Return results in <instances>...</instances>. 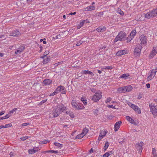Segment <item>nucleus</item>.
<instances>
[{"mask_svg":"<svg viewBox=\"0 0 157 157\" xmlns=\"http://www.w3.org/2000/svg\"><path fill=\"white\" fill-rule=\"evenodd\" d=\"M66 110V107L63 104L59 105L50 114V117L53 118L59 116L61 113L63 112Z\"/></svg>","mask_w":157,"mask_h":157,"instance_id":"obj_1","label":"nucleus"},{"mask_svg":"<svg viewBox=\"0 0 157 157\" xmlns=\"http://www.w3.org/2000/svg\"><path fill=\"white\" fill-rule=\"evenodd\" d=\"M126 34L124 32L121 31L119 32L117 36L115 38L114 42L115 43L118 40H124L126 38Z\"/></svg>","mask_w":157,"mask_h":157,"instance_id":"obj_2","label":"nucleus"},{"mask_svg":"<svg viewBox=\"0 0 157 157\" xmlns=\"http://www.w3.org/2000/svg\"><path fill=\"white\" fill-rule=\"evenodd\" d=\"M102 97V93L100 91H98L94 95L92 98V100L94 102L98 101Z\"/></svg>","mask_w":157,"mask_h":157,"instance_id":"obj_3","label":"nucleus"},{"mask_svg":"<svg viewBox=\"0 0 157 157\" xmlns=\"http://www.w3.org/2000/svg\"><path fill=\"white\" fill-rule=\"evenodd\" d=\"M150 112L153 115L154 117L157 116V107L155 105L152 104L149 105Z\"/></svg>","mask_w":157,"mask_h":157,"instance_id":"obj_4","label":"nucleus"},{"mask_svg":"<svg viewBox=\"0 0 157 157\" xmlns=\"http://www.w3.org/2000/svg\"><path fill=\"white\" fill-rule=\"evenodd\" d=\"M128 104L136 113L139 114H140L141 113V109L137 106L131 102H128Z\"/></svg>","mask_w":157,"mask_h":157,"instance_id":"obj_5","label":"nucleus"},{"mask_svg":"<svg viewBox=\"0 0 157 157\" xmlns=\"http://www.w3.org/2000/svg\"><path fill=\"white\" fill-rule=\"evenodd\" d=\"M142 48V46L140 45H137L135 48L134 51V55L136 56H139L140 54V52Z\"/></svg>","mask_w":157,"mask_h":157,"instance_id":"obj_6","label":"nucleus"},{"mask_svg":"<svg viewBox=\"0 0 157 157\" xmlns=\"http://www.w3.org/2000/svg\"><path fill=\"white\" fill-rule=\"evenodd\" d=\"M156 74L153 71V70H151L150 71L149 73V75L147 78V82H149L150 81L152 80L153 78L155 77Z\"/></svg>","mask_w":157,"mask_h":157,"instance_id":"obj_7","label":"nucleus"},{"mask_svg":"<svg viewBox=\"0 0 157 157\" xmlns=\"http://www.w3.org/2000/svg\"><path fill=\"white\" fill-rule=\"evenodd\" d=\"M88 131L89 130L87 128H83L82 132L81 134L77 136L76 137H83L86 135Z\"/></svg>","mask_w":157,"mask_h":157,"instance_id":"obj_8","label":"nucleus"},{"mask_svg":"<svg viewBox=\"0 0 157 157\" xmlns=\"http://www.w3.org/2000/svg\"><path fill=\"white\" fill-rule=\"evenodd\" d=\"M74 40V41L75 42L74 44H76L77 46L80 45L83 42V41L82 40V38L79 36H78Z\"/></svg>","mask_w":157,"mask_h":157,"instance_id":"obj_9","label":"nucleus"},{"mask_svg":"<svg viewBox=\"0 0 157 157\" xmlns=\"http://www.w3.org/2000/svg\"><path fill=\"white\" fill-rule=\"evenodd\" d=\"M144 144V143L143 142H140V143H138L136 145V147L137 150L139 151L140 153L141 152L143 148L142 146Z\"/></svg>","mask_w":157,"mask_h":157,"instance_id":"obj_10","label":"nucleus"},{"mask_svg":"<svg viewBox=\"0 0 157 157\" xmlns=\"http://www.w3.org/2000/svg\"><path fill=\"white\" fill-rule=\"evenodd\" d=\"M56 90L58 93L60 92L61 94H66V90L65 89V87L63 86H59L57 87Z\"/></svg>","mask_w":157,"mask_h":157,"instance_id":"obj_11","label":"nucleus"},{"mask_svg":"<svg viewBox=\"0 0 157 157\" xmlns=\"http://www.w3.org/2000/svg\"><path fill=\"white\" fill-rule=\"evenodd\" d=\"M140 40L141 44H145L147 43V39L145 36L142 35L140 37Z\"/></svg>","mask_w":157,"mask_h":157,"instance_id":"obj_12","label":"nucleus"},{"mask_svg":"<svg viewBox=\"0 0 157 157\" xmlns=\"http://www.w3.org/2000/svg\"><path fill=\"white\" fill-rule=\"evenodd\" d=\"M143 15L147 19H150L154 17L151 10L147 13H144Z\"/></svg>","mask_w":157,"mask_h":157,"instance_id":"obj_13","label":"nucleus"},{"mask_svg":"<svg viewBox=\"0 0 157 157\" xmlns=\"http://www.w3.org/2000/svg\"><path fill=\"white\" fill-rule=\"evenodd\" d=\"M95 7L94 5H90L84 9V10L85 11H91L95 9Z\"/></svg>","mask_w":157,"mask_h":157,"instance_id":"obj_14","label":"nucleus"},{"mask_svg":"<svg viewBox=\"0 0 157 157\" xmlns=\"http://www.w3.org/2000/svg\"><path fill=\"white\" fill-rule=\"evenodd\" d=\"M128 51L126 50H122L118 51L116 53V55L117 56H121L123 55L127 54Z\"/></svg>","mask_w":157,"mask_h":157,"instance_id":"obj_15","label":"nucleus"},{"mask_svg":"<svg viewBox=\"0 0 157 157\" xmlns=\"http://www.w3.org/2000/svg\"><path fill=\"white\" fill-rule=\"evenodd\" d=\"M122 122L121 121L117 122L114 125V131H117L119 128L120 125Z\"/></svg>","mask_w":157,"mask_h":157,"instance_id":"obj_16","label":"nucleus"},{"mask_svg":"<svg viewBox=\"0 0 157 157\" xmlns=\"http://www.w3.org/2000/svg\"><path fill=\"white\" fill-rule=\"evenodd\" d=\"M126 118L127 121H128V122H130V123L133 124H136V123L134 119L132 118L131 117L129 116H126Z\"/></svg>","mask_w":157,"mask_h":157,"instance_id":"obj_17","label":"nucleus"},{"mask_svg":"<svg viewBox=\"0 0 157 157\" xmlns=\"http://www.w3.org/2000/svg\"><path fill=\"white\" fill-rule=\"evenodd\" d=\"M21 34V33L19 31L17 30H15L12 32V33L11 34V36H18L20 35Z\"/></svg>","mask_w":157,"mask_h":157,"instance_id":"obj_18","label":"nucleus"},{"mask_svg":"<svg viewBox=\"0 0 157 157\" xmlns=\"http://www.w3.org/2000/svg\"><path fill=\"white\" fill-rule=\"evenodd\" d=\"M157 53V50L155 48H153V49L150 55H149V57L150 58H152L154 57Z\"/></svg>","mask_w":157,"mask_h":157,"instance_id":"obj_19","label":"nucleus"},{"mask_svg":"<svg viewBox=\"0 0 157 157\" xmlns=\"http://www.w3.org/2000/svg\"><path fill=\"white\" fill-rule=\"evenodd\" d=\"M118 92L120 93H125L126 92L125 86L120 87L117 90Z\"/></svg>","mask_w":157,"mask_h":157,"instance_id":"obj_20","label":"nucleus"},{"mask_svg":"<svg viewBox=\"0 0 157 157\" xmlns=\"http://www.w3.org/2000/svg\"><path fill=\"white\" fill-rule=\"evenodd\" d=\"M106 28L103 26H101L99 27L96 29V30L98 32H103L105 30Z\"/></svg>","mask_w":157,"mask_h":157,"instance_id":"obj_21","label":"nucleus"},{"mask_svg":"<svg viewBox=\"0 0 157 157\" xmlns=\"http://www.w3.org/2000/svg\"><path fill=\"white\" fill-rule=\"evenodd\" d=\"M81 73L82 74H88V75H91L92 76L94 75V74L92 72L88 70L82 71Z\"/></svg>","mask_w":157,"mask_h":157,"instance_id":"obj_22","label":"nucleus"},{"mask_svg":"<svg viewBox=\"0 0 157 157\" xmlns=\"http://www.w3.org/2000/svg\"><path fill=\"white\" fill-rule=\"evenodd\" d=\"M107 132V131L105 129L101 131L99 135V136L101 137L105 136L106 135Z\"/></svg>","mask_w":157,"mask_h":157,"instance_id":"obj_23","label":"nucleus"},{"mask_svg":"<svg viewBox=\"0 0 157 157\" xmlns=\"http://www.w3.org/2000/svg\"><path fill=\"white\" fill-rule=\"evenodd\" d=\"M129 74L128 73L123 74L119 77V78L127 79L128 78V77H129Z\"/></svg>","mask_w":157,"mask_h":157,"instance_id":"obj_24","label":"nucleus"},{"mask_svg":"<svg viewBox=\"0 0 157 157\" xmlns=\"http://www.w3.org/2000/svg\"><path fill=\"white\" fill-rule=\"evenodd\" d=\"M52 82V81L49 79H46L44 80L43 83L46 85H49Z\"/></svg>","mask_w":157,"mask_h":157,"instance_id":"obj_25","label":"nucleus"},{"mask_svg":"<svg viewBox=\"0 0 157 157\" xmlns=\"http://www.w3.org/2000/svg\"><path fill=\"white\" fill-rule=\"evenodd\" d=\"M41 58H43V57H42ZM43 58H44V59L43 61V63L44 64H46L49 61L50 59L49 58H48L46 57H44Z\"/></svg>","mask_w":157,"mask_h":157,"instance_id":"obj_26","label":"nucleus"},{"mask_svg":"<svg viewBox=\"0 0 157 157\" xmlns=\"http://www.w3.org/2000/svg\"><path fill=\"white\" fill-rule=\"evenodd\" d=\"M154 17H157V8L151 10Z\"/></svg>","mask_w":157,"mask_h":157,"instance_id":"obj_27","label":"nucleus"},{"mask_svg":"<svg viewBox=\"0 0 157 157\" xmlns=\"http://www.w3.org/2000/svg\"><path fill=\"white\" fill-rule=\"evenodd\" d=\"M72 106L76 109H77L78 104L74 101L72 100L71 102Z\"/></svg>","mask_w":157,"mask_h":157,"instance_id":"obj_28","label":"nucleus"},{"mask_svg":"<svg viewBox=\"0 0 157 157\" xmlns=\"http://www.w3.org/2000/svg\"><path fill=\"white\" fill-rule=\"evenodd\" d=\"M126 89V92H128L131 91L132 89V87L131 86H125Z\"/></svg>","mask_w":157,"mask_h":157,"instance_id":"obj_29","label":"nucleus"},{"mask_svg":"<svg viewBox=\"0 0 157 157\" xmlns=\"http://www.w3.org/2000/svg\"><path fill=\"white\" fill-rule=\"evenodd\" d=\"M81 101L83 102V103L84 104V105H86L87 104V100L84 97H82L81 98Z\"/></svg>","mask_w":157,"mask_h":157,"instance_id":"obj_30","label":"nucleus"},{"mask_svg":"<svg viewBox=\"0 0 157 157\" xmlns=\"http://www.w3.org/2000/svg\"><path fill=\"white\" fill-rule=\"evenodd\" d=\"M54 145L59 148H61L63 147V144L58 143L55 142L54 143Z\"/></svg>","mask_w":157,"mask_h":157,"instance_id":"obj_31","label":"nucleus"},{"mask_svg":"<svg viewBox=\"0 0 157 157\" xmlns=\"http://www.w3.org/2000/svg\"><path fill=\"white\" fill-rule=\"evenodd\" d=\"M84 106L82 104H79L78 105L77 109H84Z\"/></svg>","mask_w":157,"mask_h":157,"instance_id":"obj_32","label":"nucleus"},{"mask_svg":"<svg viewBox=\"0 0 157 157\" xmlns=\"http://www.w3.org/2000/svg\"><path fill=\"white\" fill-rule=\"evenodd\" d=\"M66 113L67 114L70 116L71 118H73L74 117V115L72 112H70V111H66Z\"/></svg>","mask_w":157,"mask_h":157,"instance_id":"obj_33","label":"nucleus"},{"mask_svg":"<svg viewBox=\"0 0 157 157\" xmlns=\"http://www.w3.org/2000/svg\"><path fill=\"white\" fill-rule=\"evenodd\" d=\"M136 34V31L135 30H133L132 31L130 34V37H134V36Z\"/></svg>","mask_w":157,"mask_h":157,"instance_id":"obj_34","label":"nucleus"},{"mask_svg":"<svg viewBox=\"0 0 157 157\" xmlns=\"http://www.w3.org/2000/svg\"><path fill=\"white\" fill-rule=\"evenodd\" d=\"M101 69L102 71L103 70V69H108V70H111L113 69V67L112 66H107L105 67H101Z\"/></svg>","mask_w":157,"mask_h":157,"instance_id":"obj_35","label":"nucleus"},{"mask_svg":"<svg viewBox=\"0 0 157 157\" xmlns=\"http://www.w3.org/2000/svg\"><path fill=\"white\" fill-rule=\"evenodd\" d=\"M109 144L108 142H106L105 143V145L104 147V149L105 151L106 149L108 148L109 147Z\"/></svg>","mask_w":157,"mask_h":157,"instance_id":"obj_36","label":"nucleus"},{"mask_svg":"<svg viewBox=\"0 0 157 157\" xmlns=\"http://www.w3.org/2000/svg\"><path fill=\"white\" fill-rule=\"evenodd\" d=\"M17 109V108H14L12 110L10 111L9 112V113L11 115L12 114L15 112Z\"/></svg>","mask_w":157,"mask_h":157,"instance_id":"obj_37","label":"nucleus"},{"mask_svg":"<svg viewBox=\"0 0 157 157\" xmlns=\"http://www.w3.org/2000/svg\"><path fill=\"white\" fill-rule=\"evenodd\" d=\"M23 51V49H19L15 51V53L16 54H20L21 52Z\"/></svg>","mask_w":157,"mask_h":157,"instance_id":"obj_38","label":"nucleus"},{"mask_svg":"<svg viewBox=\"0 0 157 157\" xmlns=\"http://www.w3.org/2000/svg\"><path fill=\"white\" fill-rule=\"evenodd\" d=\"M117 13L121 15H123L124 14V12L120 9H118L117 10Z\"/></svg>","mask_w":157,"mask_h":157,"instance_id":"obj_39","label":"nucleus"},{"mask_svg":"<svg viewBox=\"0 0 157 157\" xmlns=\"http://www.w3.org/2000/svg\"><path fill=\"white\" fill-rule=\"evenodd\" d=\"M152 153L153 157H155V156L157 157L156 154V150L155 148H153Z\"/></svg>","mask_w":157,"mask_h":157,"instance_id":"obj_40","label":"nucleus"},{"mask_svg":"<svg viewBox=\"0 0 157 157\" xmlns=\"http://www.w3.org/2000/svg\"><path fill=\"white\" fill-rule=\"evenodd\" d=\"M29 153L30 154H33L35 153V151H34V150L32 149H30L29 150Z\"/></svg>","mask_w":157,"mask_h":157,"instance_id":"obj_41","label":"nucleus"},{"mask_svg":"<svg viewBox=\"0 0 157 157\" xmlns=\"http://www.w3.org/2000/svg\"><path fill=\"white\" fill-rule=\"evenodd\" d=\"M58 93L57 91V90H56V89L54 91L53 93L49 95V96H53L54 95L57 94Z\"/></svg>","mask_w":157,"mask_h":157,"instance_id":"obj_42","label":"nucleus"},{"mask_svg":"<svg viewBox=\"0 0 157 157\" xmlns=\"http://www.w3.org/2000/svg\"><path fill=\"white\" fill-rule=\"evenodd\" d=\"M86 21V20H82L80 22V23L79 24V25L81 26H82L84 24L85 22Z\"/></svg>","mask_w":157,"mask_h":157,"instance_id":"obj_43","label":"nucleus"},{"mask_svg":"<svg viewBox=\"0 0 157 157\" xmlns=\"http://www.w3.org/2000/svg\"><path fill=\"white\" fill-rule=\"evenodd\" d=\"M110 155V154L109 152H106L103 155V157H108Z\"/></svg>","mask_w":157,"mask_h":157,"instance_id":"obj_44","label":"nucleus"},{"mask_svg":"<svg viewBox=\"0 0 157 157\" xmlns=\"http://www.w3.org/2000/svg\"><path fill=\"white\" fill-rule=\"evenodd\" d=\"M33 149L34 150V151H35V152L36 153V152L40 150V149H39V148L38 147H34Z\"/></svg>","mask_w":157,"mask_h":157,"instance_id":"obj_45","label":"nucleus"},{"mask_svg":"<svg viewBox=\"0 0 157 157\" xmlns=\"http://www.w3.org/2000/svg\"><path fill=\"white\" fill-rule=\"evenodd\" d=\"M111 100H112V98L110 97H109V98H107L106 100L105 101V103H108V102H110Z\"/></svg>","mask_w":157,"mask_h":157,"instance_id":"obj_46","label":"nucleus"},{"mask_svg":"<svg viewBox=\"0 0 157 157\" xmlns=\"http://www.w3.org/2000/svg\"><path fill=\"white\" fill-rule=\"evenodd\" d=\"M132 37H130V36L128 37L127 39V42H130L133 38Z\"/></svg>","mask_w":157,"mask_h":157,"instance_id":"obj_47","label":"nucleus"},{"mask_svg":"<svg viewBox=\"0 0 157 157\" xmlns=\"http://www.w3.org/2000/svg\"><path fill=\"white\" fill-rule=\"evenodd\" d=\"M132 37H130V36L128 37L127 39V42H130L133 38Z\"/></svg>","mask_w":157,"mask_h":157,"instance_id":"obj_48","label":"nucleus"},{"mask_svg":"<svg viewBox=\"0 0 157 157\" xmlns=\"http://www.w3.org/2000/svg\"><path fill=\"white\" fill-rule=\"evenodd\" d=\"M12 124H6L4 125L5 128H8L12 126Z\"/></svg>","mask_w":157,"mask_h":157,"instance_id":"obj_49","label":"nucleus"},{"mask_svg":"<svg viewBox=\"0 0 157 157\" xmlns=\"http://www.w3.org/2000/svg\"><path fill=\"white\" fill-rule=\"evenodd\" d=\"M107 107L108 108H112V109H116L115 107V106H113V105H108L107 106Z\"/></svg>","mask_w":157,"mask_h":157,"instance_id":"obj_50","label":"nucleus"},{"mask_svg":"<svg viewBox=\"0 0 157 157\" xmlns=\"http://www.w3.org/2000/svg\"><path fill=\"white\" fill-rule=\"evenodd\" d=\"M47 100V99H46L45 100H42V101L40 102V104H39L40 105H42L43 103H44L46 102Z\"/></svg>","mask_w":157,"mask_h":157,"instance_id":"obj_51","label":"nucleus"},{"mask_svg":"<svg viewBox=\"0 0 157 157\" xmlns=\"http://www.w3.org/2000/svg\"><path fill=\"white\" fill-rule=\"evenodd\" d=\"M29 124V123H25L22 124L21 125L22 126H25Z\"/></svg>","mask_w":157,"mask_h":157,"instance_id":"obj_52","label":"nucleus"},{"mask_svg":"<svg viewBox=\"0 0 157 157\" xmlns=\"http://www.w3.org/2000/svg\"><path fill=\"white\" fill-rule=\"evenodd\" d=\"M48 141L47 140H44L42 141H40V144H46L48 143Z\"/></svg>","mask_w":157,"mask_h":157,"instance_id":"obj_53","label":"nucleus"},{"mask_svg":"<svg viewBox=\"0 0 157 157\" xmlns=\"http://www.w3.org/2000/svg\"><path fill=\"white\" fill-rule=\"evenodd\" d=\"M42 152L46 153H48V152H52V153H54V151L53 150H50V151H44Z\"/></svg>","mask_w":157,"mask_h":157,"instance_id":"obj_54","label":"nucleus"},{"mask_svg":"<svg viewBox=\"0 0 157 157\" xmlns=\"http://www.w3.org/2000/svg\"><path fill=\"white\" fill-rule=\"evenodd\" d=\"M11 116V115L8 113V114H7L5 116L6 119H7L9 118L10 116Z\"/></svg>","mask_w":157,"mask_h":157,"instance_id":"obj_55","label":"nucleus"},{"mask_svg":"<svg viewBox=\"0 0 157 157\" xmlns=\"http://www.w3.org/2000/svg\"><path fill=\"white\" fill-rule=\"evenodd\" d=\"M14 154L13 152H10V157H11L14 156Z\"/></svg>","mask_w":157,"mask_h":157,"instance_id":"obj_56","label":"nucleus"},{"mask_svg":"<svg viewBox=\"0 0 157 157\" xmlns=\"http://www.w3.org/2000/svg\"><path fill=\"white\" fill-rule=\"evenodd\" d=\"M153 70L154 72L156 74V73L157 72V67H156L155 69H153L151 70Z\"/></svg>","mask_w":157,"mask_h":157,"instance_id":"obj_57","label":"nucleus"},{"mask_svg":"<svg viewBox=\"0 0 157 157\" xmlns=\"http://www.w3.org/2000/svg\"><path fill=\"white\" fill-rule=\"evenodd\" d=\"M142 94H140L138 96V98H142Z\"/></svg>","mask_w":157,"mask_h":157,"instance_id":"obj_58","label":"nucleus"},{"mask_svg":"<svg viewBox=\"0 0 157 157\" xmlns=\"http://www.w3.org/2000/svg\"><path fill=\"white\" fill-rule=\"evenodd\" d=\"M56 38L57 39L60 38H61V36L59 34V35H57L56 36Z\"/></svg>","mask_w":157,"mask_h":157,"instance_id":"obj_59","label":"nucleus"},{"mask_svg":"<svg viewBox=\"0 0 157 157\" xmlns=\"http://www.w3.org/2000/svg\"><path fill=\"white\" fill-rule=\"evenodd\" d=\"M146 86L147 88H149L150 87V85L149 83H147L146 84Z\"/></svg>","mask_w":157,"mask_h":157,"instance_id":"obj_60","label":"nucleus"},{"mask_svg":"<svg viewBox=\"0 0 157 157\" xmlns=\"http://www.w3.org/2000/svg\"><path fill=\"white\" fill-rule=\"evenodd\" d=\"M48 51H46L45 52L44 54V55L46 56L48 53Z\"/></svg>","mask_w":157,"mask_h":157,"instance_id":"obj_61","label":"nucleus"},{"mask_svg":"<svg viewBox=\"0 0 157 157\" xmlns=\"http://www.w3.org/2000/svg\"><path fill=\"white\" fill-rule=\"evenodd\" d=\"M0 38H4V39L5 38V37L4 35H0Z\"/></svg>","mask_w":157,"mask_h":157,"instance_id":"obj_62","label":"nucleus"},{"mask_svg":"<svg viewBox=\"0 0 157 157\" xmlns=\"http://www.w3.org/2000/svg\"><path fill=\"white\" fill-rule=\"evenodd\" d=\"M5 113L4 111H2L1 112H0V116H1L3 115Z\"/></svg>","mask_w":157,"mask_h":157,"instance_id":"obj_63","label":"nucleus"},{"mask_svg":"<svg viewBox=\"0 0 157 157\" xmlns=\"http://www.w3.org/2000/svg\"><path fill=\"white\" fill-rule=\"evenodd\" d=\"M91 90L92 92H95V90L94 88H92L91 89Z\"/></svg>","mask_w":157,"mask_h":157,"instance_id":"obj_64","label":"nucleus"}]
</instances>
